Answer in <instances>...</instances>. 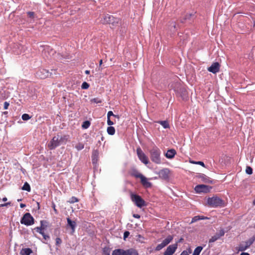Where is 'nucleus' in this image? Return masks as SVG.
<instances>
[{"mask_svg": "<svg viewBox=\"0 0 255 255\" xmlns=\"http://www.w3.org/2000/svg\"><path fill=\"white\" fill-rule=\"evenodd\" d=\"M102 63H103V60L101 59L99 61V66H100V67H101V66L102 65Z\"/></svg>", "mask_w": 255, "mask_h": 255, "instance_id": "nucleus-54", "label": "nucleus"}, {"mask_svg": "<svg viewBox=\"0 0 255 255\" xmlns=\"http://www.w3.org/2000/svg\"><path fill=\"white\" fill-rule=\"evenodd\" d=\"M11 205V202H9L7 203L0 204V207H6L8 205Z\"/></svg>", "mask_w": 255, "mask_h": 255, "instance_id": "nucleus-47", "label": "nucleus"}, {"mask_svg": "<svg viewBox=\"0 0 255 255\" xmlns=\"http://www.w3.org/2000/svg\"><path fill=\"white\" fill-rule=\"evenodd\" d=\"M129 235V232L128 231L125 232V233L124 234V239L126 240V239L127 238H128Z\"/></svg>", "mask_w": 255, "mask_h": 255, "instance_id": "nucleus-43", "label": "nucleus"}, {"mask_svg": "<svg viewBox=\"0 0 255 255\" xmlns=\"http://www.w3.org/2000/svg\"><path fill=\"white\" fill-rule=\"evenodd\" d=\"M217 234L218 235L219 238H220L225 235V231L223 229H222L220 230L219 233H217Z\"/></svg>", "mask_w": 255, "mask_h": 255, "instance_id": "nucleus-40", "label": "nucleus"}, {"mask_svg": "<svg viewBox=\"0 0 255 255\" xmlns=\"http://www.w3.org/2000/svg\"><path fill=\"white\" fill-rule=\"evenodd\" d=\"M21 118L23 121H27L31 119V117L27 114H24L22 115Z\"/></svg>", "mask_w": 255, "mask_h": 255, "instance_id": "nucleus-30", "label": "nucleus"}, {"mask_svg": "<svg viewBox=\"0 0 255 255\" xmlns=\"http://www.w3.org/2000/svg\"><path fill=\"white\" fill-rule=\"evenodd\" d=\"M203 219H204V217L200 216H196L192 218L191 223L196 222L197 221H199L200 220H203Z\"/></svg>", "mask_w": 255, "mask_h": 255, "instance_id": "nucleus-27", "label": "nucleus"}, {"mask_svg": "<svg viewBox=\"0 0 255 255\" xmlns=\"http://www.w3.org/2000/svg\"><path fill=\"white\" fill-rule=\"evenodd\" d=\"M114 117H116V118H118V119H119V118H120V117H119V115H114Z\"/></svg>", "mask_w": 255, "mask_h": 255, "instance_id": "nucleus-58", "label": "nucleus"}, {"mask_svg": "<svg viewBox=\"0 0 255 255\" xmlns=\"http://www.w3.org/2000/svg\"><path fill=\"white\" fill-rule=\"evenodd\" d=\"M169 170L167 168L163 169L159 171V176L164 179H167L169 177Z\"/></svg>", "mask_w": 255, "mask_h": 255, "instance_id": "nucleus-15", "label": "nucleus"}, {"mask_svg": "<svg viewBox=\"0 0 255 255\" xmlns=\"http://www.w3.org/2000/svg\"><path fill=\"white\" fill-rule=\"evenodd\" d=\"M254 241V239H250V240L246 242L245 244H240L239 246V251H244L249 248Z\"/></svg>", "mask_w": 255, "mask_h": 255, "instance_id": "nucleus-11", "label": "nucleus"}, {"mask_svg": "<svg viewBox=\"0 0 255 255\" xmlns=\"http://www.w3.org/2000/svg\"><path fill=\"white\" fill-rule=\"evenodd\" d=\"M130 174L131 176L134 177L136 178H140L143 176L142 174L138 172V171L135 169H132L130 171Z\"/></svg>", "mask_w": 255, "mask_h": 255, "instance_id": "nucleus-19", "label": "nucleus"}, {"mask_svg": "<svg viewBox=\"0 0 255 255\" xmlns=\"http://www.w3.org/2000/svg\"><path fill=\"white\" fill-rule=\"evenodd\" d=\"M136 152L139 160L144 164H147L149 162L148 157L143 153V152L140 147H138L136 149Z\"/></svg>", "mask_w": 255, "mask_h": 255, "instance_id": "nucleus-9", "label": "nucleus"}, {"mask_svg": "<svg viewBox=\"0 0 255 255\" xmlns=\"http://www.w3.org/2000/svg\"><path fill=\"white\" fill-rule=\"evenodd\" d=\"M125 255H139V254L136 249L130 248L125 250Z\"/></svg>", "mask_w": 255, "mask_h": 255, "instance_id": "nucleus-17", "label": "nucleus"}, {"mask_svg": "<svg viewBox=\"0 0 255 255\" xmlns=\"http://www.w3.org/2000/svg\"><path fill=\"white\" fill-rule=\"evenodd\" d=\"M23 190H25L28 192H30L31 188L29 184L27 182H25L23 186L22 187Z\"/></svg>", "mask_w": 255, "mask_h": 255, "instance_id": "nucleus-25", "label": "nucleus"}, {"mask_svg": "<svg viewBox=\"0 0 255 255\" xmlns=\"http://www.w3.org/2000/svg\"><path fill=\"white\" fill-rule=\"evenodd\" d=\"M195 190L197 193H206L209 191V187L208 186L203 184L198 185L195 187Z\"/></svg>", "mask_w": 255, "mask_h": 255, "instance_id": "nucleus-13", "label": "nucleus"}, {"mask_svg": "<svg viewBox=\"0 0 255 255\" xmlns=\"http://www.w3.org/2000/svg\"><path fill=\"white\" fill-rule=\"evenodd\" d=\"M140 182L143 186L145 188H150L152 186L151 183L147 181V178L143 175L140 178Z\"/></svg>", "mask_w": 255, "mask_h": 255, "instance_id": "nucleus-16", "label": "nucleus"}, {"mask_svg": "<svg viewBox=\"0 0 255 255\" xmlns=\"http://www.w3.org/2000/svg\"><path fill=\"white\" fill-rule=\"evenodd\" d=\"M220 65L218 62L213 63L210 67L208 68V70L214 74H215L219 71Z\"/></svg>", "mask_w": 255, "mask_h": 255, "instance_id": "nucleus-12", "label": "nucleus"}, {"mask_svg": "<svg viewBox=\"0 0 255 255\" xmlns=\"http://www.w3.org/2000/svg\"><path fill=\"white\" fill-rule=\"evenodd\" d=\"M52 207L53 208V210L54 211L55 213V214H58V211H57V209H56L55 205L54 203L52 205Z\"/></svg>", "mask_w": 255, "mask_h": 255, "instance_id": "nucleus-48", "label": "nucleus"}, {"mask_svg": "<svg viewBox=\"0 0 255 255\" xmlns=\"http://www.w3.org/2000/svg\"><path fill=\"white\" fill-rule=\"evenodd\" d=\"M67 227H70L71 229V234L72 235L75 231V228L76 227V222L74 221H72L69 218H67Z\"/></svg>", "mask_w": 255, "mask_h": 255, "instance_id": "nucleus-14", "label": "nucleus"}, {"mask_svg": "<svg viewBox=\"0 0 255 255\" xmlns=\"http://www.w3.org/2000/svg\"><path fill=\"white\" fill-rule=\"evenodd\" d=\"M75 147L78 150H80L84 148V144L82 143H78Z\"/></svg>", "mask_w": 255, "mask_h": 255, "instance_id": "nucleus-29", "label": "nucleus"}, {"mask_svg": "<svg viewBox=\"0 0 255 255\" xmlns=\"http://www.w3.org/2000/svg\"><path fill=\"white\" fill-rule=\"evenodd\" d=\"M98 152L97 150H94L92 154V161L93 163H95L97 161L96 158L98 157Z\"/></svg>", "mask_w": 255, "mask_h": 255, "instance_id": "nucleus-26", "label": "nucleus"}, {"mask_svg": "<svg viewBox=\"0 0 255 255\" xmlns=\"http://www.w3.org/2000/svg\"><path fill=\"white\" fill-rule=\"evenodd\" d=\"M203 250V248L201 246H198L194 250L192 255H199L201 252Z\"/></svg>", "mask_w": 255, "mask_h": 255, "instance_id": "nucleus-22", "label": "nucleus"}, {"mask_svg": "<svg viewBox=\"0 0 255 255\" xmlns=\"http://www.w3.org/2000/svg\"><path fill=\"white\" fill-rule=\"evenodd\" d=\"M164 128H169V125L166 121H161L158 122Z\"/></svg>", "mask_w": 255, "mask_h": 255, "instance_id": "nucleus-24", "label": "nucleus"}, {"mask_svg": "<svg viewBox=\"0 0 255 255\" xmlns=\"http://www.w3.org/2000/svg\"><path fill=\"white\" fill-rule=\"evenodd\" d=\"M38 76H39V77H40V78H45V77H44V76H43H43H41L39 73H38Z\"/></svg>", "mask_w": 255, "mask_h": 255, "instance_id": "nucleus-59", "label": "nucleus"}, {"mask_svg": "<svg viewBox=\"0 0 255 255\" xmlns=\"http://www.w3.org/2000/svg\"><path fill=\"white\" fill-rule=\"evenodd\" d=\"M173 239V237L169 235L164 239L161 244H158L155 248V251H159L168 245Z\"/></svg>", "mask_w": 255, "mask_h": 255, "instance_id": "nucleus-8", "label": "nucleus"}, {"mask_svg": "<svg viewBox=\"0 0 255 255\" xmlns=\"http://www.w3.org/2000/svg\"><path fill=\"white\" fill-rule=\"evenodd\" d=\"M176 153V152L175 149H171L167 150V152L165 154V156L167 158L172 159L174 157Z\"/></svg>", "mask_w": 255, "mask_h": 255, "instance_id": "nucleus-18", "label": "nucleus"}, {"mask_svg": "<svg viewBox=\"0 0 255 255\" xmlns=\"http://www.w3.org/2000/svg\"><path fill=\"white\" fill-rule=\"evenodd\" d=\"M81 87L83 89H87L89 87V84L88 83L84 82L82 83Z\"/></svg>", "mask_w": 255, "mask_h": 255, "instance_id": "nucleus-39", "label": "nucleus"}, {"mask_svg": "<svg viewBox=\"0 0 255 255\" xmlns=\"http://www.w3.org/2000/svg\"><path fill=\"white\" fill-rule=\"evenodd\" d=\"M107 132L110 135H114L115 133V129L114 127L110 126L107 128Z\"/></svg>", "mask_w": 255, "mask_h": 255, "instance_id": "nucleus-23", "label": "nucleus"}, {"mask_svg": "<svg viewBox=\"0 0 255 255\" xmlns=\"http://www.w3.org/2000/svg\"><path fill=\"white\" fill-rule=\"evenodd\" d=\"M103 255H110V249L109 248H104L103 249Z\"/></svg>", "mask_w": 255, "mask_h": 255, "instance_id": "nucleus-35", "label": "nucleus"}, {"mask_svg": "<svg viewBox=\"0 0 255 255\" xmlns=\"http://www.w3.org/2000/svg\"><path fill=\"white\" fill-rule=\"evenodd\" d=\"M200 177L205 182H208V181L209 180V179H208V177L204 174H202V175H200Z\"/></svg>", "mask_w": 255, "mask_h": 255, "instance_id": "nucleus-36", "label": "nucleus"}, {"mask_svg": "<svg viewBox=\"0 0 255 255\" xmlns=\"http://www.w3.org/2000/svg\"><path fill=\"white\" fill-rule=\"evenodd\" d=\"M133 217L135 218L139 219L140 218V216L138 214H133Z\"/></svg>", "mask_w": 255, "mask_h": 255, "instance_id": "nucleus-49", "label": "nucleus"}, {"mask_svg": "<svg viewBox=\"0 0 255 255\" xmlns=\"http://www.w3.org/2000/svg\"><path fill=\"white\" fill-rule=\"evenodd\" d=\"M150 157L152 161L156 164H159L161 163L160 154L161 151L159 148L154 146L149 151Z\"/></svg>", "mask_w": 255, "mask_h": 255, "instance_id": "nucleus-3", "label": "nucleus"}, {"mask_svg": "<svg viewBox=\"0 0 255 255\" xmlns=\"http://www.w3.org/2000/svg\"><path fill=\"white\" fill-rule=\"evenodd\" d=\"M240 255H250V254L248 253H242Z\"/></svg>", "mask_w": 255, "mask_h": 255, "instance_id": "nucleus-53", "label": "nucleus"}, {"mask_svg": "<svg viewBox=\"0 0 255 255\" xmlns=\"http://www.w3.org/2000/svg\"><path fill=\"white\" fill-rule=\"evenodd\" d=\"M43 229L44 228L42 227V225L40 227H37L35 228L36 231L41 235H43Z\"/></svg>", "mask_w": 255, "mask_h": 255, "instance_id": "nucleus-37", "label": "nucleus"}, {"mask_svg": "<svg viewBox=\"0 0 255 255\" xmlns=\"http://www.w3.org/2000/svg\"><path fill=\"white\" fill-rule=\"evenodd\" d=\"M246 173L249 175L252 174L253 173L252 168L249 166H247L246 169Z\"/></svg>", "mask_w": 255, "mask_h": 255, "instance_id": "nucleus-31", "label": "nucleus"}, {"mask_svg": "<svg viewBox=\"0 0 255 255\" xmlns=\"http://www.w3.org/2000/svg\"><path fill=\"white\" fill-rule=\"evenodd\" d=\"M90 125V122L87 121H85L84 122H83V125H82V128H87L89 127Z\"/></svg>", "mask_w": 255, "mask_h": 255, "instance_id": "nucleus-34", "label": "nucleus"}, {"mask_svg": "<svg viewBox=\"0 0 255 255\" xmlns=\"http://www.w3.org/2000/svg\"><path fill=\"white\" fill-rule=\"evenodd\" d=\"M28 17L33 19L35 17V13L32 11H28L27 12Z\"/></svg>", "mask_w": 255, "mask_h": 255, "instance_id": "nucleus-38", "label": "nucleus"}, {"mask_svg": "<svg viewBox=\"0 0 255 255\" xmlns=\"http://www.w3.org/2000/svg\"><path fill=\"white\" fill-rule=\"evenodd\" d=\"M26 206V205L24 204H20V207L21 208H24Z\"/></svg>", "mask_w": 255, "mask_h": 255, "instance_id": "nucleus-52", "label": "nucleus"}, {"mask_svg": "<svg viewBox=\"0 0 255 255\" xmlns=\"http://www.w3.org/2000/svg\"><path fill=\"white\" fill-rule=\"evenodd\" d=\"M85 73L86 74L88 75V74H90V71L89 70H86Z\"/></svg>", "mask_w": 255, "mask_h": 255, "instance_id": "nucleus-56", "label": "nucleus"}, {"mask_svg": "<svg viewBox=\"0 0 255 255\" xmlns=\"http://www.w3.org/2000/svg\"><path fill=\"white\" fill-rule=\"evenodd\" d=\"M91 102L92 103L99 104V103H102V100L98 98H93V99H91Z\"/></svg>", "mask_w": 255, "mask_h": 255, "instance_id": "nucleus-33", "label": "nucleus"}, {"mask_svg": "<svg viewBox=\"0 0 255 255\" xmlns=\"http://www.w3.org/2000/svg\"><path fill=\"white\" fill-rule=\"evenodd\" d=\"M180 255H189V254L186 251H184L181 253Z\"/></svg>", "mask_w": 255, "mask_h": 255, "instance_id": "nucleus-50", "label": "nucleus"}, {"mask_svg": "<svg viewBox=\"0 0 255 255\" xmlns=\"http://www.w3.org/2000/svg\"><path fill=\"white\" fill-rule=\"evenodd\" d=\"M107 124L109 126H112L114 125V122L110 120V118H107Z\"/></svg>", "mask_w": 255, "mask_h": 255, "instance_id": "nucleus-44", "label": "nucleus"}, {"mask_svg": "<svg viewBox=\"0 0 255 255\" xmlns=\"http://www.w3.org/2000/svg\"><path fill=\"white\" fill-rule=\"evenodd\" d=\"M20 223L21 224L28 226L34 224V220L29 213H26L21 219Z\"/></svg>", "mask_w": 255, "mask_h": 255, "instance_id": "nucleus-6", "label": "nucleus"}, {"mask_svg": "<svg viewBox=\"0 0 255 255\" xmlns=\"http://www.w3.org/2000/svg\"><path fill=\"white\" fill-rule=\"evenodd\" d=\"M178 96L180 97L183 100H186L188 98V92L184 86L179 83H175L171 85Z\"/></svg>", "mask_w": 255, "mask_h": 255, "instance_id": "nucleus-2", "label": "nucleus"}, {"mask_svg": "<svg viewBox=\"0 0 255 255\" xmlns=\"http://www.w3.org/2000/svg\"><path fill=\"white\" fill-rule=\"evenodd\" d=\"M177 248V244H175L169 246L164 253V255H173Z\"/></svg>", "mask_w": 255, "mask_h": 255, "instance_id": "nucleus-10", "label": "nucleus"}, {"mask_svg": "<svg viewBox=\"0 0 255 255\" xmlns=\"http://www.w3.org/2000/svg\"><path fill=\"white\" fill-rule=\"evenodd\" d=\"M21 199H18V201H21Z\"/></svg>", "mask_w": 255, "mask_h": 255, "instance_id": "nucleus-60", "label": "nucleus"}, {"mask_svg": "<svg viewBox=\"0 0 255 255\" xmlns=\"http://www.w3.org/2000/svg\"><path fill=\"white\" fill-rule=\"evenodd\" d=\"M252 204L253 206H255V199L253 200Z\"/></svg>", "mask_w": 255, "mask_h": 255, "instance_id": "nucleus-57", "label": "nucleus"}, {"mask_svg": "<svg viewBox=\"0 0 255 255\" xmlns=\"http://www.w3.org/2000/svg\"><path fill=\"white\" fill-rule=\"evenodd\" d=\"M191 162L192 163H194V164L200 165L203 167H205V164H204V162L202 161H192Z\"/></svg>", "mask_w": 255, "mask_h": 255, "instance_id": "nucleus-41", "label": "nucleus"}, {"mask_svg": "<svg viewBox=\"0 0 255 255\" xmlns=\"http://www.w3.org/2000/svg\"><path fill=\"white\" fill-rule=\"evenodd\" d=\"M42 236L45 240H47V239L49 238V237L47 235H45V234L44 233H43V235H42Z\"/></svg>", "mask_w": 255, "mask_h": 255, "instance_id": "nucleus-51", "label": "nucleus"}, {"mask_svg": "<svg viewBox=\"0 0 255 255\" xmlns=\"http://www.w3.org/2000/svg\"><path fill=\"white\" fill-rule=\"evenodd\" d=\"M9 103H8V102H5L4 103V107H3L4 109V110H6V109H8V106H9Z\"/></svg>", "mask_w": 255, "mask_h": 255, "instance_id": "nucleus-45", "label": "nucleus"}, {"mask_svg": "<svg viewBox=\"0 0 255 255\" xmlns=\"http://www.w3.org/2000/svg\"><path fill=\"white\" fill-rule=\"evenodd\" d=\"M100 22L103 24H110L111 27L114 28L121 23V19L109 14H104L101 17Z\"/></svg>", "mask_w": 255, "mask_h": 255, "instance_id": "nucleus-1", "label": "nucleus"}, {"mask_svg": "<svg viewBox=\"0 0 255 255\" xmlns=\"http://www.w3.org/2000/svg\"><path fill=\"white\" fill-rule=\"evenodd\" d=\"M62 139V137H60L59 135L54 136L48 144V147L51 150L55 149L60 144Z\"/></svg>", "mask_w": 255, "mask_h": 255, "instance_id": "nucleus-7", "label": "nucleus"}, {"mask_svg": "<svg viewBox=\"0 0 255 255\" xmlns=\"http://www.w3.org/2000/svg\"><path fill=\"white\" fill-rule=\"evenodd\" d=\"M32 253V251L30 248L22 249L20 252L21 255H30Z\"/></svg>", "mask_w": 255, "mask_h": 255, "instance_id": "nucleus-20", "label": "nucleus"}, {"mask_svg": "<svg viewBox=\"0 0 255 255\" xmlns=\"http://www.w3.org/2000/svg\"><path fill=\"white\" fill-rule=\"evenodd\" d=\"M219 237L218 235L216 234L214 236H212L211 238L209 240V243H213L215 241H216L217 240L219 239Z\"/></svg>", "mask_w": 255, "mask_h": 255, "instance_id": "nucleus-28", "label": "nucleus"}, {"mask_svg": "<svg viewBox=\"0 0 255 255\" xmlns=\"http://www.w3.org/2000/svg\"><path fill=\"white\" fill-rule=\"evenodd\" d=\"M2 200L3 201H4V202H5V201H6L7 200V198H6V197H3V198H2Z\"/></svg>", "mask_w": 255, "mask_h": 255, "instance_id": "nucleus-55", "label": "nucleus"}, {"mask_svg": "<svg viewBox=\"0 0 255 255\" xmlns=\"http://www.w3.org/2000/svg\"><path fill=\"white\" fill-rule=\"evenodd\" d=\"M112 255H125V250L116 249L113 251Z\"/></svg>", "mask_w": 255, "mask_h": 255, "instance_id": "nucleus-21", "label": "nucleus"}, {"mask_svg": "<svg viewBox=\"0 0 255 255\" xmlns=\"http://www.w3.org/2000/svg\"><path fill=\"white\" fill-rule=\"evenodd\" d=\"M114 114L112 111H109L107 114V118H110L111 116H114Z\"/></svg>", "mask_w": 255, "mask_h": 255, "instance_id": "nucleus-46", "label": "nucleus"}, {"mask_svg": "<svg viewBox=\"0 0 255 255\" xmlns=\"http://www.w3.org/2000/svg\"><path fill=\"white\" fill-rule=\"evenodd\" d=\"M62 243V240L60 238H57L56 239V245L57 246L60 245Z\"/></svg>", "mask_w": 255, "mask_h": 255, "instance_id": "nucleus-42", "label": "nucleus"}, {"mask_svg": "<svg viewBox=\"0 0 255 255\" xmlns=\"http://www.w3.org/2000/svg\"><path fill=\"white\" fill-rule=\"evenodd\" d=\"M78 201H79V199L77 198H76V197L73 196L69 199V202L70 203L72 204V203H74L75 202H78Z\"/></svg>", "mask_w": 255, "mask_h": 255, "instance_id": "nucleus-32", "label": "nucleus"}, {"mask_svg": "<svg viewBox=\"0 0 255 255\" xmlns=\"http://www.w3.org/2000/svg\"><path fill=\"white\" fill-rule=\"evenodd\" d=\"M130 198L131 201L139 208L146 206L145 201L139 195L131 194Z\"/></svg>", "mask_w": 255, "mask_h": 255, "instance_id": "nucleus-5", "label": "nucleus"}, {"mask_svg": "<svg viewBox=\"0 0 255 255\" xmlns=\"http://www.w3.org/2000/svg\"><path fill=\"white\" fill-rule=\"evenodd\" d=\"M208 205L212 207H223L224 201L217 196L209 197L207 199Z\"/></svg>", "mask_w": 255, "mask_h": 255, "instance_id": "nucleus-4", "label": "nucleus"}]
</instances>
